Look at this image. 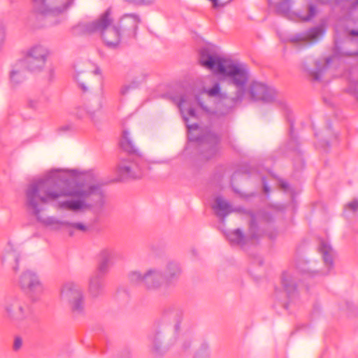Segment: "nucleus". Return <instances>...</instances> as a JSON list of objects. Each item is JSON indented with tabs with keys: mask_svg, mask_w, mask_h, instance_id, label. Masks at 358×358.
<instances>
[{
	"mask_svg": "<svg viewBox=\"0 0 358 358\" xmlns=\"http://www.w3.org/2000/svg\"><path fill=\"white\" fill-rule=\"evenodd\" d=\"M194 358H210V355L208 352H198Z\"/></svg>",
	"mask_w": 358,
	"mask_h": 358,
	"instance_id": "nucleus-40",
	"label": "nucleus"
},
{
	"mask_svg": "<svg viewBox=\"0 0 358 358\" xmlns=\"http://www.w3.org/2000/svg\"><path fill=\"white\" fill-rule=\"evenodd\" d=\"M199 63L201 66L224 76L228 84L236 87V92L232 98L234 102H241L243 100L245 85L250 78L246 65L225 59L208 48L201 50Z\"/></svg>",
	"mask_w": 358,
	"mask_h": 358,
	"instance_id": "nucleus-2",
	"label": "nucleus"
},
{
	"mask_svg": "<svg viewBox=\"0 0 358 358\" xmlns=\"http://www.w3.org/2000/svg\"><path fill=\"white\" fill-rule=\"evenodd\" d=\"M73 31L76 34L99 32L105 43L109 47L117 46L121 38L120 27L114 23L110 9L92 22L80 23L73 28Z\"/></svg>",
	"mask_w": 358,
	"mask_h": 358,
	"instance_id": "nucleus-4",
	"label": "nucleus"
},
{
	"mask_svg": "<svg viewBox=\"0 0 358 358\" xmlns=\"http://www.w3.org/2000/svg\"><path fill=\"white\" fill-rule=\"evenodd\" d=\"M99 270L92 275L89 280V292L93 296L101 294L103 290V275Z\"/></svg>",
	"mask_w": 358,
	"mask_h": 358,
	"instance_id": "nucleus-20",
	"label": "nucleus"
},
{
	"mask_svg": "<svg viewBox=\"0 0 358 358\" xmlns=\"http://www.w3.org/2000/svg\"><path fill=\"white\" fill-rule=\"evenodd\" d=\"M116 173L118 180L141 178L148 173L147 164L131 158L122 159L117 166Z\"/></svg>",
	"mask_w": 358,
	"mask_h": 358,
	"instance_id": "nucleus-7",
	"label": "nucleus"
},
{
	"mask_svg": "<svg viewBox=\"0 0 358 358\" xmlns=\"http://www.w3.org/2000/svg\"><path fill=\"white\" fill-rule=\"evenodd\" d=\"M19 286L31 297L42 294L45 290L44 285L37 273L27 270L21 273L18 280Z\"/></svg>",
	"mask_w": 358,
	"mask_h": 358,
	"instance_id": "nucleus-9",
	"label": "nucleus"
},
{
	"mask_svg": "<svg viewBox=\"0 0 358 358\" xmlns=\"http://www.w3.org/2000/svg\"><path fill=\"white\" fill-rule=\"evenodd\" d=\"M104 97L102 93L96 96H92L87 102L75 108L74 115L79 119L90 117L94 118L96 113L103 107Z\"/></svg>",
	"mask_w": 358,
	"mask_h": 358,
	"instance_id": "nucleus-12",
	"label": "nucleus"
},
{
	"mask_svg": "<svg viewBox=\"0 0 358 358\" xmlns=\"http://www.w3.org/2000/svg\"><path fill=\"white\" fill-rule=\"evenodd\" d=\"M282 284L288 294H290L296 289L295 278L289 273H284L282 274Z\"/></svg>",
	"mask_w": 358,
	"mask_h": 358,
	"instance_id": "nucleus-26",
	"label": "nucleus"
},
{
	"mask_svg": "<svg viewBox=\"0 0 358 358\" xmlns=\"http://www.w3.org/2000/svg\"><path fill=\"white\" fill-rule=\"evenodd\" d=\"M4 38V27L1 22H0V42L3 40Z\"/></svg>",
	"mask_w": 358,
	"mask_h": 358,
	"instance_id": "nucleus-41",
	"label": "nucleus"
},
{
	"mask_svg": "<svg viewBox=\"0 0 358 358\" xmlns=\"http://www.w3.org/2000/svg\"><path fill=\"white\" fill-rule=\"evenodd\" d=\"M324 33L321 27H315L304 33H299L289 37V41L297 45H308L317 42Z\"/></svg>",
	"mask_w": 358,
	"mask_h": 358,
	"instance_id": "nucleus-14",
	"label": "nucleus"
},
{
	"mask_svg": "<svg viewBox=\"0 0 358 358\" xmlns=\"http://www.w3.org/2000/svg\"><path fill=\"white\" fill-rule=\"evenodd\" d=\"M118 255L117 252L112 248H106L100 251L99 257L100 262L99 264V272L102 274H106L109 269V267L113 264L115 259L117 258Z\"/></svg>",
	"mask_w": 358,
	"mask_h": 358,
	"instance_id": "nucleus-17",
	"label": "nucleus"
},
{
	"mask_svg": "<svg viewBox=\"0 0 358 358\" xmlns=\"http://www.w3.org/2000/svg\"><path fill=\"white\" fill-rule=\"evenodd\" d=\"M24 62L20 61L13 66L10 73V80L13 85H17L24 80Z\"/></svg>",
	"mask_w": 358,
	"mask_h": 358,
	"instance_id": "nucleus-23",
	"label": "nucleus"
},
{
	"mask_svg": "<svg viewBox=\"0 0 358 358\" xmlns=\"http://www.w3.org/2000/svg\"><path fill=\"white\" fill-rule=\"evenodd\" d=\"M103 184L99 181L71 184L55 171L31 182L26 190V206L37 220L52 229L65 227L67 221L51 216L43 218L40 213L51 203L58 210L83 213L104 204Z\"/></svg>",
	"mask_w": 358,
	"mask_h": 358,
	"instance_id": "nucleus-1",
	"label": "nucleus"
},
{
	"mask_svg": "<svg viewBox=\"0 0 358 358\" xmlns=\"http://www.w3.org/2000/svg\"><path fill=\"white\" fill-rule=\"evenodd\" d=\"M44 102L43 99L33 97L29 99L28 106L31 108L38 109L43 106Z\"/></svg>",
	"mask_w": 358,
	"mask_h": 358,
	"instance_id": "nucleus-29",
	"label": "nucleus"
},
{
	"mask_svg": "<svg viewBox=\"0 0 358 358\" xmlns=\"http://www.w3.org/2000/svg\"><path fill=\"white\" fill-rule=\"evenodd\" d=\"M289 2L283 1L278 5V10L285 15H289Z\"/></svg>",
	"mask_w": 358,
	"mask_h": 358,
	"instance_id": "nucleus-32",
	"label": "nucleus"
},
{
	"mask_svg": "<svg viewBox=\"0 0 358 358\" xmlns=\"http://www.w3.org/2000/svg\"><path fill=\"white\" fill-rule=\"evenodd\" d=\"M308 13L307 15H297L296 18L301 21L310 20L316 13L315 8L313 5L308 6Z\"/></svg>",
	"mask_w": 358,
	"mask_h": 358,
	"instance_id": "nucleus-30",
	"label": "nucleus"
},
{
	"mask_svg": "<svg viewBox=\"0 0 358 358\" xmlns=\"http://www.w3.org/2000/svg\"><path fill=\"white\" fill-rule=\"evenodd\" d=\"M23 345V340L20 336H15L14 338L13 344V350L15 352L19 351Z\"/></svg>",
	"mask_w": 358,
	"mask_h": 358,
	"instance_id": "nucleus-35",
	"label": "nucleus"
},
{
	"mask_svg": "<svg viewBox=\"0 0 358 358\" xmlns=\"http://www.w3.org/2000/svg\"><path fill=\"white\" fill-rule=\"evenodd\" d=\"M35 12L43 15H57L71 6L74 0H32Z\"/></svg>",
	"mask_w": 358,
	"mask_h": 358,
	"instance_id": "nucleus-10",
	"label": "nucleus"
},
{
	"mask_svg": "<svg viewBox=\"0 0 358 358\" xmlns=\"http://www.w3.org/2000/svg\"><path fill=\"white\" fill-rule=\"evenodd\" d=\"M65 227L69 229H74L76 231L86 232L88 231V227L82 222H70L67 221V224H66Z\"/></svg>",
	"mask_w": 358,
	"mask_h": 358,
	"instance_id": "nucleus-28",
	"label": "nucleus"
},
{
	"mask_svg": "<svg viewBox=\"0 0 358 358\" xmlns=\"http://www.w3.org/2000/svg\"><path fill=\"white\" fill-rule=\"evenodd\" d=\"M263 187H264V191L265 193L269 192V189H268V186L266 185V184L265 183L264 180H263Z\"/></svg>",
	"mask_w": 358,
	"mask_h": 358,
	"instance_id": "nucleus-45",
	"label": "nucleus"
},
{
	"mask_svg": "<svg viewBox=\"0 0 358 358\" xmlns=\"http://www.w3.org/2000/svg\"><path fill=\"white\" fill-rule=\"evenodd\" d=\"M121 145L125 149H128L132 147L131 142L129 138V133L124 131L122 138L121 140Z\"/></svg>",
	"mask_w": 358,
	"mask_h": 358,
	"instance_id": "nucleus-34",
	"label": "nucleus"
},
{
	"mask_svg": "<svg viewBox=\"0 0 358 358\" xmlns=\"http://www.w3.org/2000/svg\"><path fill=\"white\" fill-rule=\"evenodd\" d=\"M210 157H207V158H210V157H213V155H215L216 153H217V149L216 147L213 146L210 148Z\"/></svg>",
	"mask_w": 358,
	"mask_h": 358,
	"instance_id": "nucleus-43",
	"label": "nucleus"
},
{
	"mask_svg": "<svg viewBox=\"0 0 358 358\" xmlns=\"http://www.w3.org/2000/svg\"><path fill=\"white\" fill-rule=\"evenodd\" d=\"M357 99H358V96H357Z\"/></svg>",
	"mask_w": 358,
	"mask_h": 358,
	"instance_id": "nucleus-47",
	"label": "nucleus"
},
{
	"mask_svg": "<svg viewBox=\"0 0 358 358\" xmlns=\"http://www.w3.org/2000/svg\"><path fill=\"white\" fill-rule=\"evenodd\" d=\"M162 271L167 285L176 280L181 273L179 264L174 262H169Z\"/></svg>",
	"mask_w": 358,
	"mask_h": 358,
	"instance_id": "nucleus-21",
	"label": "nucleus"
},
{
	"mask_svg": "<svg viewBox=\"0 0 358 358\" xmlns=\"http://www.w3.org/2000/svg\"><path fill=\"white\" fill-rule=\"evenodd\" d=\"M182 317V311L178 308L170 307L164 310L155 334L150 338V348L153 353L158 355L162 352L164 333L169 337V342L176 339L180 330Z\"/></svg>",
	"mask_w": 358,
	"mask_h": 358,
	"instance_id": "nucleus-3",
	"label": "nucleus"
},
{
	"mask_svg": "<svg viewBox=\"0 0 358 358\" xmlns=\"http://www.w3.org/2000/svg\"><path fill=\"white\" fill-rule=\"evenodd\" d=\"M173 99L179 108L188 129L196 130L198 124L196 122L189 123L190 120H196L197 118L193 107V103L196 101L194 96L192 94L185 93L178 96H175Z\"/></svg>",
	"mask_w": 358,
	"mask_h": 358,
	"instance_id": "nucleus-8",
	"label": "nucleus"
},
{
	"mask_svg": "<svg viewBox=\"0 0 358 358\" xmlns=\"http://www.w3.org/2000/svg\"><path fill=\"white\" fill-rule=\"evenodd\" d=\"M213 208L216 210L217 215L221 217L222 221L227 215L234 211L230 204L220 196L215 199Z\"/></svg>",
	"mask_w": 358,
	"mask_h": 358,
	"instance_id": "nucleus-22",
	"label": "nucleus"
},
{
	"mask_svg": "<svg viewBox=\"0 0 358 358\" xmlns=\"http://www.w3.org/2000/svg\"><path fill=\"white\" fill-rule=\"evenodd\" d=\"M141 22L140 17L136 14H125L120 19V27L127 31L129 35L135 36L138 24Z\"/></svg>",
	"mask_w": 358,
	"mask_h": 358,
	"instance_id": "nucleus-18",
	"label": "nucleus"
},
{
	"mask_svg": "<svg viewBox=\"0 0 358 358\" xmlns=\"http://www.w3.org/2000/svg\"><path fill=\"white\" fill-rule=\"evenodd\" d=\"M345 210L355 212L358 210V200L354 199L345 205Z\"/></svg>",
	"mask_w": 358,
	"mask_h": 358,
	"instance_id": "nucleus-37",
	"label": "nucleus"
},
{
	"mask_svg": "<svg viewBox=\"0 0 358 358\" xmlns=\"http://www.w3.org/2000/svg\"><path fill=\"white\" fill-rule=\"evenodd\" d=\"M209 1H211L212 4H213V7L214 8L224 7L226 5H227L229 2L231 1V0H226V1H222V0H209Z\"/></svg>",
	"mask_w": 358,
	"mask_h": 358,
	"instance_id": "nucleus-36",
	"label": "nucleus"
},
{
	"mask_svg": "<svg viewBox=\"0 0 358 358\" xmlns=\"http://www.w3.org/2000/svg\"><path fill=\"white\" fill-rule=\"evenodd\" d=\"M320 250L323 255V259L327 266H331L333 263L332 248L327 241H322L320 245Z\"/></svg>",
	"mask_w": 358,
	"mask_h": 358,
	"instance_id": "nucleus-25",
	"label": "nucleus"
},
{
	"mask_svg": "<svg viewBox=\"0 0 358 358\" xmlns=\"http://www.w3.org/2000/svg\"><path fill=\"white\" fill-rule=\"evenodd\" d=\"M203 140L205 141L209 142L210 143L215 145L217 144L220 138H219L218 136L216 135L215 134H214L213 132L208 131L203 137Z\"/></svg>",
	"mask_w": 358,
	"mask_h": 358,
	"instance_id": "nucleus-31",
	"label": "nucleus"
},
{
	"mask_svg": "<svg viewBox=\"0 0 358 358\" xmlns=\"http://www.w3.org/2000/svg\"><path fill=\"white\" fill-rule=\"evenodd\" d=\"M350 34H352L353 36H358V31H351Z\"/></svg>",
	"mask_w": 358,
	"mask_h": 358,
	"instance_id": "nucleus-46",
	"label": "nucleus"
},
{
	"mask_svg": "<svg viewBox=\"0 0 358 358\" xmlns=\"http://www.w3.org/2000/svg\"><path fill=\"white\" fill-rule=\"evenodd\" d=\"M21 259V252L17 247L8 243L6 246L2 257V263L12 268L14 271L19 269V262Z\"/></svg>",
	"mask_w": 358,
	"mask_h": 358,
	"instance_id": "nucleus-15",
	"label": "nucleus"
},
{
	"mask_svg": "<svg viewBox=\"0 0 358 358\" xmlns=\"http://www.w3.org/2000/svg\"><path fill=\"white\" fill-rule=\"evenodd\" d=\"M59 301L68 306L76 316L83 315L85 313V294L81 286L74 281L64 282L59 290Z\"/></svg>",
	"mask_w": 358,
	"mask_h": 358,
	"instance_id": "nucleus-5",
	"label": "nucleus"
},
{
	"mask_svg": "<svg viewBox=\"0 0 358 358\" xmlns=\"http://www.w3.org/2000/svg\"><path fill=\"white\" fill-rule=\"evenodd\" d=\"M76 80L83 91H86L87 90L88 86H87L86 83L83 82L82 75H78L76 78Z\"/></svg>",
	"mask_w": 358,
	"mask_h": 358,
	"instance_id": "nucleus-38",
	"label": "nucleus"
},
{
	"mask_svg": "<svg viewBox=\"0 0 358 358\" xmlns=\"http://www.w3.org/2000/svg\"><path fill=\"white\" fill-rule=\"evenodd\" d=\"M2 310L4 317L15 325L22 324L32 317L30 306L22 298L17 296L5 298Z\"/></svg>",
	"mask_w": 358,
	"mask_h": 358,
	"instance_id": "nucleus-6",
	"label": "nucleus"
},
{
	"mask_svg": "<svg viewBox=\"0 0 358 358\" xmlns=\"http://www.w3.org/2000/svg\"><path fill=\"white\" fill-rule=\"evenodd\" d=\"M145 287L149 289H157L166 284L162 270L150 268L145 272Z\"/></svg>",
	"mask_w": 358,
	"mask_h": 358,
	"instance_id": "nucleus-16",
	"label": "nucleus"
},
{
	"mask_svg": "<svg viewBox=\"0 0 358 358\" xmlns=\"http://www.w3.org/2000/svg\"><path fill=\"white\" fill-rule=\"evenodd\" d=\"M203 91L210 97H216L220 99L226 97V94L221 92L220 83L211 77L205 79Z\"/></svg>",
	"mask_w": 358,
	"mask_h": 358,
	"instance_id": "nucleus-19",
	"label": "nucleus"
},
{
	"mask_svg": "<svg viewBox=\"0 0 358 358\" xmlns=\"http://www.w3.org/2000/svg\"><path fill=\"white\" fill-rule=\"evenodd\" d=\"M280 187L282 189L286 190L288 188V184L285 182H281Z\"/></svg>",
	"mask_w": 358,
	"mask_h": 358,
	"instance_id": "nucleus-44",
	"label": "nucleus"
},
{
	"mask_svg": "<svg viewBox=\"0 0 358 358\" xmlns=\"http://www.w3.org/2000/svg\"><path fill=\"white\" fill-rule=\"evenodd\" d=\"M49 52L45 47L34 45L27 52L25 63L30 71H40L44 67Z\"/></svg>",
	"mask_w": 358,
	"mask_h": 358,
	"instance_id": "nucleus-11",
	"label": "nucleus"
},
{
	"mask_svg": "<svg viewBox=\"0 0 358 358\" xmlns=\"http://www.w3.org/2000/svg\"><path fill=\"white\" fill-rule=\"evenodd\" d=\"M321 71H310V76L313 80L317 81L320 79Z\"/></svg>",
	"mask_w": 358,
	"mask_h": 358,
	"instance_id": "nucleus-39",
	"label": "nucleus"
},
{
	"mask_svg": "<svg viewBox=\"0 0 358 358\" xmlns=\"http://www.w3.org/2000/svg\"><path fill=\"white\" fill-rule=\"evenodd\" d=\"M198 103L199 104V106H201V108L206 112L207 113H209L210 110L208 108V107L206 106H205L202 102H201L199 100H198Z\"/></svg>",
	"mask_w": 358,
	"mask_h": 358,
	"instance_id": "nucleus-42",
	"label": "nucleus"
},
{
	"mask_svg": "<svg viewBox=\"0 0 358 358\" xmlns=\"http://www.w3.org/2000/svg\"><path fill=\"white\" fill-rule=\"evenodd\" d=\"M226 237L231 245L243 246L248 241V238L237 229L226 234Z\"/></svg>",
	"mask_w": 358,
	"mask_h": 358,
	"instance_id": "nucleus-24",
	"label": "nucleus"
},
{
	"mask_svg": "<svg viewBox=\"0 0 358 358\" xmlns=\"http://www.w3.org/2000/svg\"><path fill=\"white\" fill-rule=\"evenodd\" d=\"M139 83L137 82H132L129 85H123L120 89V94L123 96L127 95L131 90L136 88Z\"/></svg>",
	"mask_w": 358,
	"mask_h": 358,
	"instance_id": "nucleus-33",
	"label": "nucleus"
},
{
	"mask_svg": "<svg viewBox=\"0 0 358 358\" xmlns=\"http://www.w3.org/2000/svg\"><path fill=\"white\" fill-rule=\"evenodd\" d=\"M145 273H142L139 271H131L129 275V280L134 284H143L145 286Z\"/></svg>",
	"mask_w": 358,
	"mask_h": 358,
	"instance_id": "nucleus-27",
	"label": "nucleus"
},
{
	"mask_svg": "<svg viewBox=\"0 0 358 358\" xmlns=\"http://www.w3.org/2000/svg\"><path fill=\"white\" fill-rule=\"evenodd\" d=\"M251 99L255 101L262 100L265 102L273 101L276 96V91L266 85L254 81L249 87Z\"/></svg>",
	"mask_w": 358,
	"mask_h": 358,
	"instance_id": "nucleus-13",
	"label": "nucleus"
}]
</instances>
